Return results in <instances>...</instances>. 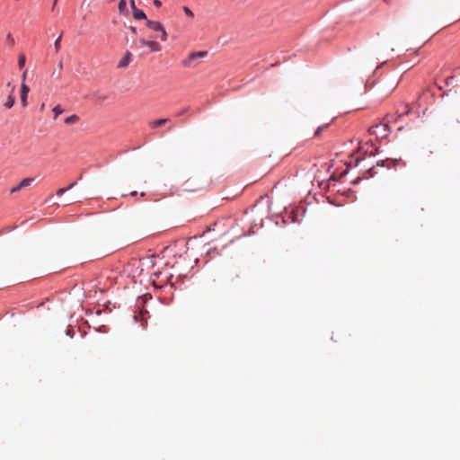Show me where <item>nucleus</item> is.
Instances as JSON below:
<instances>
[{"label": "nucleus", "instance_id": "nucleus-1", "mask_svg": "<svg viewBox=\"0 0 460 460\" xmlns=\"http://www.w3.org/2000/svg\"><path fill=\"white\" fill-rule=\"evenodd\" d=\"M146 24L150 30L160 33L159 38L162 41L167 40V32L160 22L146 20Z\"/></svg>", "mask_w": 460, "mask_h": 460}, {"label": "nucleus", "instance_id": "nucleus-2", "mask_svg": "<svg viewBox=\"0 0 460 460\" xmlns=\"http://www.w3.org/2000/svg\"><path fill=\"white\" fill-rule=\"evenodd\" d=\"M208 55L207 51H198V52H191L187 58L183 59L181 61V65L184 67H193L195 66L194 61L197 58H204Z\"/></svg>", "mask_w": 460, "mask_h": 460}, {"label": "nucleus", "instance_id": "nucleus-3", "mask_svg": "<svg viewBox=\"0 0 460 460\" xmlns=\"http://www.w3.org/2000/svg\"><path fill=\"white\" fill-rule=\"evenodd\" d=\"M29 92H30V88L28 87V85L25 84L24 83H22V85H21V102H22L23 107H25L27 105V98H28Z\"/></svg>", "mask_w": 460, "mask_h": 460}, {"label": "nucleus", "instance_id": "nucleus-4", "mask_svg": "<svg viewBox=\"0 0 460 460\" xmlns=\"http://www.w3.org/2000/svg\"><path fill=\"white\" fill-rule=\"evenodd\" d=\"M131 57H132V54L130 51L127 50L125 52V55L124 57L119 60V64H118V67L119 68H122V67H126L128 66V64L130 63L131 61Z\"/></svg>", "mask_w": 460, "mask_h": 460}, {"label": "nucleus", "instance_id": "nucleus-5", "mask_svg": "<svg viewBox=\"0 0 460 460\" xmlns=\"http://www.w3.org/2000/svg\"><path fill=\"white\" fill-rule=\"evenodd\" d=\"M7 86L11 87V94L8 96L7 101L4 102V107L6 109H11L15 102V98L13 95V93L15 87L13 85H11V83H8Z\"/></svg>", "mask_w": 460, "mask_h": 460}, {"label": "nucleus", "instance_id": "nucleus-6", "mask_svg": "<svg viewBox=\"0 0 460 460\" xmlns=\"http://www.w3.org/2000/svg\"><path fill=\"white\" fill-rule=\"evenodd\" d=\"M382 128L384 129V134L382 137H385L386 135V132L388 131V126L386 124H377L376 126H372L368 128V132L371 135H376L377 134V128Z\"/></svg>", "mask_w": 460, "mask_h": 460}, {"label": "nucleus", "instance_id": "nucleus-7", "mask_svg": "<svg viewBox=\"0 0 460 460\" xmlns=\"http://www.w3.org/2000/svg\"><path fill=\"white\" fill-rule=\"evenodd\" d=\"M146 47H148L150 49V51H152V52H159L162 49V47L160 46V44L154 40H148L147 43H146Z\"/></svg>", "mask_w": 460, "mask_h": 460}, {"label": "nucleus", "instance_id": "nucleus-8", "mask_svg": "<svg viewBox=\"0 0 460 460\" xmlns=\"http://www.w3.org/2000/svg\"><path fill=\"white\" fill-rule=\"evenodd\" d=\"M168 121H169V119H159L150 121L148 123V125L150 128H155L164 125Z\"/></svg>", "mask_w": 460, "mask_h": 460}, {"label": "nucleus", "instance_id": "nucleus-9", "mask_svg": "<svg viewBox=\"0 0 460 460\" xmlns=\"http://www.w3.org/2000/svg\"><path fill=\"white\" fill-rule=\"evenodd\" d=\"M133 17L136 20H147L146 13L142 10H139L137 8H135V10H133Z\"/></svg>", "mask_w": 460, "mask_h": 460}, {"label": "nucleus", "instance_id": "nucleus-10", "mask_svg": "<svg viewBox=\"0 0 460 460\" xmlns=\"http://www.w3.org/2000/svg\"><path fill=\"white\" fill-rule=\"evenodd\" d=\"M79 121V117L75 114H73L71 116H68L67 118H66L65 119V123L66 124H68V125H73V124H75Z\"/></svg>", "mask_w": 460, "mask_h": 460}, {"label": "nucleus", "instance_id": "nucleus-11", "mask_svg": "<svg viewBox=\"0 0 460 460\" xmlns=\"http://www.w3.org/2000/svg\"><path fill=\"white\" fill-rule=\"evenodd\" d=\"M34 181L33 178H25L19 184L22 189L26 188L31 185V183Z\"/></svg>", "mask_w": 460, "mask_h": 460}, {"label": "nucleus", "instance_id": "nucleus-12", "mask_svg": "<svg viewBox=\"0 0 460 460\" xmlns=\"http://www.w3.org/2000/svg\"><path fill=\"white\" fill-rule=\"evenodd\" d=\"M26 58L24 54H20L18 58V66L20 68H23L25 66Z\"/></svg>", "mask_w": 460, "mask_h": 460}, {"label": "nucleus", "instance_id": "nucleus-13", "mask_svg": "<svg viewBox=\"0 0 460 460\" xmlns=\"http://www.w3.org/2000/svg\"><path fill=\"white\" fill-rule=\"evenodd\" d=\"M329 127V124H325V125H323V126H320L317 128V129L315 130L314 132V137H320L321 133L325 130L327 128Z\"/></svg>", "mask_w": 460, "mask_h": 460}, {"label": "nucleus", "instance_id": "nucleus-14", "mask_svg": "<svg viewBox=\"0 0 460 460\" xmlns=\"http://www.w3.org/2000/svg\"><path fill=\"white\" fill-rule=\"evenodd\" d=\"M119 10L123 13L127 10V2L126 0H120L119 3Z\"/></svg>", "mask_w": 460, "mask_h": 460}, {"label": "nucleus", "instance_id": "nucleus-15", "mask_svg": "<svg viewBox=\"0 0 460 460\" xmlns=\"http://www.w3.org/2000/svg\"><path fill=\"white\" fill-rule=\"evenodd\" d=\"M108 98V96L106 94H103V93H96L95 94V99L98 102H104L106 99Z\"/></svg>", "mask_w": 460, "mask_h": 460}, {"label": "nucleus", "instance_id": "nucleus-16", "mask_svg": "<svg viewBox=\"0 0 460 460\" xmlns=\"http://www.w3.org/2000/svg\"><path fill=\"white\" fill-rule=\"evenodd\" d=\"M53 112L55 113L54 119H57L58 116L63 112V110L61 109V107L59 105H57L56 107L53 108Z\"/></svg>", "mask_w": 460, "mask_h": 460}, {"label": "nucleus", "instance_id": "nucleus-17", "mask_svg": "<svg viewBox=\"0 0 460 460\" xmlns=\"http://www.w3.org/2000/svg\"><path fill=\"white\" fill-rule=\"evenodd\" d=\"M183 12L185 13V14L188 16V17H190V18H193L194 17V14L192 13V11L187 7V6H183Z\"/></svg>", "mask_w": 460, "mask_h": 460}, {"label": "nucleus", "instance_id": "nucleus-18", "mask_svg": "<svg viewBox=\"0 0 460 460\" xmlns=\"http://www.w3.org/2000/svg\"><path fill=\"white\" fill-rule=\"evenodd\" d=\"M147 40H146V39H144V38H141V39L139 40L138 44H137V43H135V47H136V48H140V47H143V46H146Z\"/></svg>", "mask_w": 460, "mask_h": 460}, {"label": "nucleus", "instance_id": "nucleus-19", "mask_svg": "<svg viewBox=\"0 0 460 460\" xmlns=\"http://www.w3.org/2000/svg\"><path fill=\"white\" fill-rule=\"evenodd\" d=\"M62 35H60L55 41L54 47L56 51L58 52L60 49V42H61Z\"/></svg>", "mask_w": 460, "mask_h": 460}, {"label": "nucleus", "instance_id": "nucleus-20", "mask_svg": "<svg viewBox=\"0 0 460 460\" xmlns=\"http://www.w3.org/2000/svg\"><path fill=\"white\" fill-rule=\"evenodd\" d=\"M21 190H22V188L20 187V184H18V185L13 187L10 191H11V193H15V192L20 191Z\"/></svg>", "mask_w": 460, "mask_h": 460}, {"label": "nucleus", "instance_id": "nucleus-21", "mask_svg": "<svg viewBox=\"0 0 460 460\" xmlns=\"http://www.w3.org/2000/svg\"><path fill=\"white\" fill-rule=\"evenodd\" d=\"M66 190H67L66 188L58 189V191H57V195L58 196H62Z\"/></svg>", "mask_w": 460, "mask_h": 460}, {"label": "nucleus", "instance_id": "nucleus-22", "mask_svg": "<svg viewBox=\"0 0 460 460\" xmlns=\"http://www.w3.org/2000/svg\"><path fill=\"white\" fill-rule=\"evenodd\" d=\"M7 40L10 42L11 45L14 44V39L12 37L11 34L7 35Z\"/></svg>", "mask_w": 460, "mask_h": 460}, {"label": "nucleus", "instance_id": "nucleus-23", "mask_svg": "<svg viewBox=\"0 0 460 460\" xmlns=\"http://www.w3.org/2000/svg\"><path fill=\"white\" fill-rule=\"evenodd\" d=\"M153 3L156 7H160L162 5L161 1L159 0H154Z\"/></svg>", "mask_w": 460, "mask_h": 460}, {"label": "nucleus", "instance_id": "nucleus-24", "mask_svg": "<svg viewBox=\"0 0 460 460\" xmlns=\"http://www.w3.org/2000/svg\"><path fill=\"white\" fill-rule=\"evenodd\" d=\"M129 31L133 33V34H137V28L134 27V26H129L128 27Z\"/></svg>", "mask_w": 460, "mask_h": 460}, {"label": "nucleus", "instance_id": "nucleus-25", "mask_svg": "<svg viewBox=\"0 0 460 460\" xmlns=\"http://www.w3.org/2000/svg\"><path fill=\"white\" fill-rule=\"evenodd\" d=\"M73 332H74L73 329L68 328L66 330V335H68V336L73 337Z\"/></svg>", "mask_w": 460, "mask_h": 460}, {"label": "nucleus", "instance_id": "nucleus-26", "mask_svg": "<svg viewBox=\"0 0 460 460\" xmlns=\"http://www.w3.org/2000/svg\"><path fill=\"white\" fill-rule=\"evenodd\" d=\"M26 75H27V70H25L22 75V83H24L25 79H26Z\"/></svg>", "mask_w": 460, "mask_h": 460}, {"label": "nucleus", "instance_id": "nucleus-27", "mask_svg": "<svg viewBox=\"0 0 460 460\" xmlns=\"http://www.w3.org/2000/svg\"><path fill=\"white\" fill-rule=\"evenodd\" d=\"M75 185H76V181L72 182V183H71V184L66 188V189H67V190H71V189H72V188H74Z\"/></svg>", "mask_w": 460, "mask_h": 460}, {"label": "nucleus", "instance_id": "nucleus-28", "mask_svg": "<svg viewBox=\"0 0 460 460\" xmlns=\"http://www.w3.org/2000/svg\"><path fill=\"white\" fill-rule=\"evenodd\" d=\"M130 5H131V7H132V9H133V10H135V8H137V7H136V5H135V2H134V0H131V1H130Z\"/></svg>", "mask_w": 460, "mask_h": 460}, {"label": "nucleus", "instance_id": "nucleus-29", "mask_svg": "<svg viewBox=\"0 0 460 460\" xmlns=\"http://www.w3.org/2000/svg\"><path fill=\"white\" fill-rule=\"evenodd\" d=\"M58 67H59L60 69H62V68H63V63H62V62H59V64H58Z\"/></svg>", "mask_w": 460, "mask_h": 460}, {"label": "nucleus", "instance_id": "nucleus-30", "mask_svg": "<svg viewBox=\"0 0 460 460\" xmlns=\"http://www.w3.org/2000/svg\"><path fill=\"white\" fill-rule=\"evenodd\" d=\"M44 107H45V104H44V103H42V104H41V110H42V109H44Z\"/></svg>", "mask_w": 460, "mask_h": 460}, {"label": "nucleus", "instance_id": "nucleus-31", "mask_svg": "<svg viewBox=\"0 0 460 460\" xmlns=\"http://www.w3.org/2000/svg\"><path fill=\"white\" fill-rule=\"evenodd\" d=\"M57 1H58V0H54V4H56Z\"/></svg>", "mask_w": 460, "mask_h": 460}]
</instances>
